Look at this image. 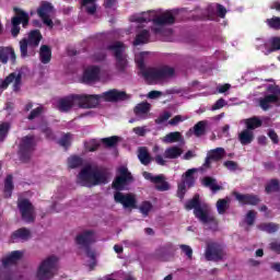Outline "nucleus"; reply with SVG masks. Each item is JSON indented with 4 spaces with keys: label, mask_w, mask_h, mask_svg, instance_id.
<instances>
[{
    "label": "nucleus",
    "mask_w": 280,
    "mask_h": 280,
    "mask_svg": "<svg viewBox=\"0 0 280 280\" xmlns=\"http://www.w3.org/2000/svg\"><path fill=\"white\" fill-rule=\"evenodd\" d=\"M155 189H158V191L170 190V183L165 182V176L161 175V180L155 182Z\"/></svg>",
    "instance_id": "nucleus-43"
},
{
    "label": "nucleus",
    "mask_w": 280,
    "mask_h": 280,
    "mask_svg": "<svg viewBox=\"0 0 280 280\" xmlns=\"http://www.w3.org/2000/svg\"><path fill=\"white\" fill-rule=\"evenodd\" d=\"M226 154V151L224 148H217L213 150H210L207 154L205 165L209 166L211 161H221V159H224Z\"/></svg>",
    "instance_id": "nucleus-24"
},
{
    "label": "nucleus",
    "mask_w": 280,
    "mask_h": 280,
    "mask_svg": "<svg viewBox=\"0 0 280 280\" xmlns=\"http://www.w3.org/2000/svg\"><path fill=\"white\" fill-rule=\"evenodd\" d=\"M12 189H14V184L12 183V175H8L4 180V196L10 198L12 196Z\"/></svg>",
    "instance_id": "nucleus-38"
},
{
    "label": "nucleus",
    "mask_w": 280,
    "mask_h": 280,
    "mask_svg": "<svg viewBox=\"0 0 280 280\" xmlns=\"http://www.w3.org/2000/svg\"><path fill=\"white\" fill-rule=\"evenodd\" d=\"M150 39H151L150 31L142 30L137 34L133 45L135 47H137L138 45H145L147 43H150Z\"/></svg>",
    "instance_id": "nucleus-30"
},
{
    "label": "nucleus",
    "mask_w": 280,
    "mask_h": 280,
    "mask_svg": "<svg viewBox=\"0 0 280 280\" xmlns=\"http://www.w3.org/2000/svg\"><path fill=\"white\" fill-rule=\"evenodd\" d=\"M13 82V91H19L21 89V73L13 72L10 77H7L4 80L0 79V93H3L10 84Z\"/></svg>",
    "instance_id": "nucleus-22"
},
{
    "label": "nucleus",
    "mask_w": 280,
    "mask_h": 280,
    "mask_svg": "<svg viewBox=\"0 0 280 280\" xmlns=\"http://www.w3.org/2000/svg\"><path fill=\"white\" fill-rule=\"evenodd\" d=\"M18 208L22 215V220L24 222H34V218H36V213L34 212V206L27 199H19Z\"/></svg>",
    "instance_id": "nucleus-18"
},
{
    "label": "nucleus",
    "mask_w": 280,
    "mask_h": 280,
    "mask_svg": "<svg viewBox=\"0 0 280 280\" xmlns=\"http://www.w3.org/2000/svg\"><path fill=\"white\" fill-rule=\"evenodd\" d=\"M138 159L142 165H150L152 163V156H150V152L145 147L138 149Z\"/></svg>",
    "instance_id": "nucleus-34"
},
{
    "label": "nucleus",
    "mask_w": 280,
    "mask_h": 280,
    "mask_svg": "<svg viewBox=\"0 0 280 280\" xmlns=\"http://www.w3.org/2000/svg\"><path fill=\"white\" fill-rule=\"evenodd\" d=\"M132 27L141 30L152 23L151 31L155 36H172V28L167 25L176 23V11H163L162 9L149 10L140 13H135L129 19Z\"/></svg>",
    "instance_id": "nucleus-1"
},
{
    "label": "nucleus",
    "mask_w": 280,
    "mask_h": 280,
    "mask_svg": "<svg viewBox=\"0 0 280 280\" xmlns=\"http://www.w3.org/2000/svg\"><path fill=\"white\" fill-rule=\"evenodd\" d=\"M40 115H43V106L39 105L37 108L31 112V114L28 115V119L30 121L38 119Z\"/></svg>",
    "instance_id": "nucleus-50"
},
{
    "label": "nucleus",
    "mask_w": 280,
    "mask_h": 280,
    "mask_svg": "<svg viewBox=\"0 0 280 280\" xmlns=\"http://www.w3.org/2000/svg\"><path fill=\"white\" fill-rule=\"evenodd\" d=\"M268 137L273 143H279V136L277 135V132H275V130L270 129L268 131Z\"/></svg>",
    "instance_id": "nucleus-63"
},
{
    "label": "nucleus",
    "mask_w": 280,
    "mask_h": 280,
    "mask_svg": "<svg viewBox=\"0 0 280 280\" xmlns=\"http://www.w3.org/2000/svg\"><path fill=\"white\" fill-rule=\"evenodd\" d=\"M266 23L271 30H280V18L273 16L271 19H267Z\"/></svg>",
    "instance_id": "nucleus-46"
},
{
    "label": "nucleus",
    "mask_w": 280,
    "mask_h": 280,
    "mask_svg": "<svg viewBox=\"0 0 280 280\" xmlns=\"http://www.w3.org/2000/svg\"><path fill=\"white\" fill-rule=\"evenodd\" d=\"M85 150H88V152H95V150H97V148H100V145H102V140H97V139H91L88 140L85 143Z\"/></svg>",
    "instance_id": "nucleus-40"
},
{
    "label": "nucleus",
    "mask_w": 280,
    "mask_h": 280,
    "mask_svg": "<svg viewBox=\"0 0 280 280\" xmlns=\"http://www.w3.org/2000/svg\"><path fill=\"white\" fill-rule=\"evenodd\" d=\"M226 101L224 98H219L213 105L212 110H220V108H224L226 106Z\"/></svg>",
    "instance_id": "nucleus-59"
},
{
    "label": "nucleus",
    "mask_w": 280,
    "mask_h": 280,
    "mask_svg": "<svg viewBox=\"0 0 280 280\" xmlns=\"http://www.w3.org/2000/svg\"><path fill=\"white\" fill-rule=\"evenodd\" d=\"M39 58L43 65H47L51 60V48L47 45H43L39 50Z\"/></svg>",
    "instance_id": "nucleus-37"
},
{
    "label": "nucleus",
    "mask_w": 280,
    "mask_h": 280,
    "mask_svg": "<svg viewBox=\"0 0 280 280\" xmlns=\"http://www.w3.org/2000/svg\"><path fill=\"white\" fill-rule=\"evenodd\" d=\"M234 196L240 205H252L253 207L259 205V197H257V195H243L235 192Z\"/></svg>",
    "instance_id": "nucleus-26"
},
{
    "label": "nucleus",
    "mask_w": 280,
    "mask_h": 280,
    "mask_svg": "<svg viewBox=\"0 0 280 280\" xmlns=\"http://www.w3.org/2000/svg\"><path fill=\"white\" fill-rule=\"evenodd\" d=\"M271 52L280 49V37H271L270 39Z\"/></svg>",
    "instance_id": "nucleus-57"
},
{
    "label": "nucleus",
    "mask_w": 280,
    "mask_h": 280,
    "mask_svg": "<svg viewBox=\"0 0 280 280\" xmlns=\"http://www.w3.org/2000/svg\"><path fill=\"white\" fill-rule=\"evenodd\" d=\"M104 58H106V49H101L94 55L93 60L100 62L104 60Z\"/></svg>",
    "instance_id": "nucleus-60"
},
{
    "label": "nucleus",
    "mask_w": 280,
    "mask_h": 280,
    "mask_svg": "<svg viewBox=\"0 0 280 280\" xmlns=\"http://www.w3.org/2000/svg\"><path fill=\"white\" fill-rule=\"evenodd\" d=\"M39 128H40L42 132H44V135H46V139L54 140V133L51 132V129H49V127H47V125H40Z\"/></svg>",
    "instance_id": "nucleus-58"
},
{
    "label": "nucleus",
    "mask_w": 280,
    "mask_h": 280,
    "mask_svg": "<svg viewBox=\"0 0 280 280\" xmlns=\"http://www.w3.org/2000/svg\"><path fill=\"white\" fill-rule=\"evenodd\" d=\"M8 132H10V124L2 122L0 125V141H5V137H8Z\"/></svg>",
    "instance_id": "nucleus-47"
},
{
    "label": "nucleus",
    "mask_w": 280,
    "mask_h": 280,
    "mask_svg": "<svg viewBox=\"0 0 280 280\" xmlns=\"http://www.w3.org/2000/svg\"><path fill=\"white\" fill-rule=\"evenodd\" d=\"M36 143H38V139L34 136H26L22 138L19 150L21 161H30L32 153L36 149Z\"/></svg>",
    "instance_id": "nucleus-11"
},
{
    "label": "nucleus",
    "mask_w": 280,
    "mask_h": 280,
    "mask_svg": "<svg viewBox=\"0 0 280 280\" xmlns=\"http://www.w3.org/2000/svg\"><path fill=\"white\" fill-rule=\"evenodd\" d=\"M195 172H196V168H190L182 176V182L177 186V196L178 198H180V200L185 198V194H187V189L196 185V179L194 178Z\"/></svg>",
    "instance_id": "nucleus-15"
},
{
    "label": "nucleus",
    "mask_w": 280,
    "mask_h": 280,
    "mask_svg": "<svg viewBox=\"0 0 280 280\" xmlns=\"http://www.w3.org/2000/svg\"><path fill=\"white\" fill-rule=\"evenodd\" d=\"M37 14L39 19H42L44 25L49 27L50 30L54 27V16H56V11L54 10V5L49 2H43L37 9Z\"/></svg>",
    "instance_id": "nucleus-14"
},
{
    "label": "nucleus",
    "mask_w": 280,
    "mask_h": 280,
    "mask_svg": "<svg viewBox=\"0 0 280 280\" xmlns=\"http://www.w3.org/2000/svg\"><path fill=\"white\" fill-rule=\"evenodd\" d=\"M108 72L100 70L98 67H89L83 73L84 84H95V82H108Z\"/></svg>",
    "instance_id": "nucleus-10"
},
{
    "label": "nucleus",
    "mask_w": 280,
    "mask_h": 280,
    "mask_svg": "<svg viewBox=\"0 0 280 280\" xmlns=\"http://www.w3.org/2000/svg\"><path fill=\"white\" fill-rule=\"evenodd\" d=\"M254 45L258 51L268 56V54H272V47L270 46V39L264 37H257L254 42Z\"/></svg>",
    "instance_id": "nucleus-23"
},
{
    "label": "nucleus",
    "mask_w": 280,
    "mask_h": 280,
    "mask_svg": "<svg viewBox=\"0 0 280 280\" xmlns=\"http://www.w3.org/2000/svg\"><path fill=\"white\" fill-rule=\"evenodd\" d=\"M207 14L208 15H202L200 19L203 21H218V19H224V16H226V8L222 4H213L209 7Z\"/></svg>",
    "instance_id": "nucleus-20"
},
{
    "label": "nucleus",
    "mask_w": 280,
    "mask_h": 280,
    "mask_svg": "<svg viewBox=\"0 0 280 280\" xmlns=\"http://www.w3.org/2000/svg\"><path fill=\"white\" fill-rule=\"evenodd\" d=\"M115 202L122 205L124 209H137V198L132 194L115 192L114 195Z\"/></svg>",
    "instance_id": "nucleus-21"
},
{
    "label": "nucleus",
    "mask_w": 280,
    "mask_h": 280,
    "mask_svg": "<svg viewBox=\"0 0 280 280\" xmlns=\"http://www.w3.org/2000/svg\"><path fill=\"white\" fill-rule=\"evenodd\" d=\"M273 94H269L262 98H259V106L262 110H268L272 104L279 105V95H280V88L275 86L273 89H268Z\"/></svg>",
    "instance_id": "nucleus-19"
},
{
    "label": "nucleus",
    "mask_w": 280,
    "mask_h": 280,
    "mask_svg": "<svg viewBox=\"0 0 280 280\" xmlns=\"http://www.w3.org/2000/svg\"><path fill=\"white\" fill-rule=\"evenodd\" d=\"M30 237H32V232H30V230L22 228L18 231H15L12 235H11V242L16 243V242H27V240H30Z\"/></svg>",
    "instance_id": "nucleus-28"
},
{
    "label": "nucleus",
    "mask_w": 280,
    "mask_h": 280,
    "mask_svg": "<svg viewBox=\"0 0 280 280\" xmlns=\"http://www.w3.org/2000/svg\"><path fill=\"white\" fill-rule=\"evenodd\" d=\"M40 38H43V35H40L39 31H32L28 34V38H24L20 42V51L22 58L27 56V47H38Z\"/></svg>",
    "instance_id": "nucleus-16"
},
{
    "label": "nucleus",
    "mask_w": 280,
    "mask_h": 280,
    "mask_svg": "<svg viewBox=\"0 0 280 280\" xmlns=\"http://www.w3.org/2000/svg\"><path fill=\"white\" fill-rule=\"evenodd\" d=\"M107 51L114 54L116 58V69L120 73H124L128 69V56L126 55V45L120 42H114L107 46Z\"/></svg>",
    "instance_id": "nucleus-7"
},
{
    "label": "nucleus",
    "mask_w": 280,
    "mask_h": 280,
    "mask_svg": "<svg viewBox=\"0 0 280 280\" xmlns=\"http://www.w3.org/2000/svg\"><path fill=\"white\" fill-rule=\"evenodd\" d=\"M153 152L155 154L154 161L158 165H166L167 164V159L174 160L178 159L183 154V149L180 147H170L164 151V154H160L161 152V147L154 145L153 147Z\"/></svg>",
    "instance_id": "nucleus-8"
},
{
    "label": "nucleus",
    "mask_w": 280,
    "mask_h": 280,
    "mask_svg": "<svg viewBox=\"0 0 280 280\" xmlns=\"http://www.w3.org/2000/svg\"><path fill=\"white\" fill-rule=\"evenodd\" d=\"M163 143H180L183 142V135L178 131L170 132L164 138H162Z\"/></svg>",
    "instance_id": "nucleus-36"
},
{
    "label": "nucleus",
    "mask_w": 280,
    "mask_h": 280,
    "mask_svg": "<svg viewBox=\"0 0 280 280\" xmlns=\"http://www.w3.org/2000/svg\"><path fill=\"white\" fill-rule=\"evenodd\" d=\"M59 144L62 148H69L71 145V133H67L60 140H59Z\"/></svg>",
    "instance_id": "nucleus-55"
},
{
    "label": "nucleus",
    "mask_w": 280,
    "mask_h": 280,
    "mask_svg": "<svg viewBox=\"0 0 280 280\" xmlns=\"http://www.w3.org/2000/svg\"><path fill=\"white\" fill-rule=\"evenodd\" d=\"M148 127H136L133 128V132L138 135V137H145V133L148 132Z\"/></svg>",
    "instance_id": "nucleus-61"
},
{
    "label": "nucleus",
    "mask_w": 280,
    "mask_h": 280,
    "mask_svg": "<svg viewBox=\"0 0 280 280\" xmlns=\"http://www.w3.org/2000/svg\"><path fill=\"white\" fill-rule=\"evenodd\" d=\"M266 118L260 119L259 117H252L244 120L247 130L254 131L256 128H260L261 124Z\"/></svg>",
    "instance_id": "nucleus-35"
},
{
    "label": "nucleus",
    "mask_w": 280,
    "mask_h": 280,
    "mask_svg": "<svg viewBox=\"0 0 280 280\" xmlns=\"http://www.w3.org/2000/svg\"><path fill=\"white\" fill-rule=\"evenodd\" d=\"M152 211V203L149 201H143L142 205L140 206V212L143 215H148Z\"/></svg>",
    "instance_id": "nucleus-53"
},
{
    "label": "nucleus",
    "mask_w": 280,
    "mask_h": 280,
    "mask_svg": "<svg viewBox=\"0 0 280 280\" xmlns=\"http://www.w3.org/2000/svg\"><path fill=\"white\" fill-rule=\"evenodd\" d=\"M150 113L149 103H140L135 108V114L137 119H148V114Z\"/></svg>",
    "instance_id": "nucleus-29"
},
{
    "label": "nucleus",
    "mask_w": 280,
    "mask_h": 280,
    "mask_svg": "<svg viewBox=\"0 0 280 280\" xmlns=\"http://www.w3.org/2000/svg\"><path fill=\"white\" fill-rule=\"evenodd\" d=\"M14 12L16 16L12 18V28H11V34L12 36L16 37L19 36V32H21V23L23 27H27L30 23V14L19 8H14Z\"/></svg>",
    "instance_id": "nucleus-13"
},
{
    "label": "nucleus",
    "mask_w": 280,
    "mask_h": 280,
    "mask_svg": "<svg viewBox=\"0 0 280 280\" xmlns=\"http://www.w3.org/2000/svg\"><path fill=\"white\" fill-rule=\"evenodd\" d=\"M145 56H148V52H140L136 55V58H135L137 67L139 69V74L142 75L144 80H145V73H148V71L152 69V68L145 67Z\"/></svg>",
    "instance_id": "nucleus-27"
},
{
    "label": "nucleus",
    "mask_w": 280,
    "mask_h": 280,
    "mask_svg": "<svg viewBox=\"0 0 280 280\" xmlns=\"http://www.w3.org/2000/svg\"><path fill=\"white\" fill-rule=\"evenodd\" d=\"M21 257H23V252L14 250L2 260V266H4V268H8V266H12V264L18 262Z\"/></svg>",
    "instance_id": "nucleus-31"
},
{
    "label": "nucleus",
    "mask_w": 280,
    "mask_h": 280,
    "mask_svg": "<svg viewBox=\"0 0 280 280\" xmlns=\"http://www.w3.org/2000/svg\"><path fill=\"white\" fill-rule=\"evenodd\" d=\"M201 183L203 187H208L212 194H218V191L222 189V185L218 184L212 177H205Z\"/></svg>",
    "instance_id": "nucleus-32"
},
{
    "label": "nucleus",
    "mask_w": 280,
    "mask_h": 280,
    "mask_svg": "<svg viewBox=\"0 0 280 280\" xmlns=\"http://www.w3.org/2000/svg\"><path fill=\"white\" fill-rule=\"evenodd\" d=\"M206 259L207 261H221L224 259V247L218 243H210L206 249Z\"/></svg>",
    "instance_id": "nucleus-17"
},
{
    "label": "nucleus",
    "mask_w": 280,
    "mask_h": 280,
    "mask_svg": "<svg viewBox=\"0 0 280 280\" xmlns=\"http://www.w3.org/2000/svg\"><path fill=\"white\" fill-rule=\"evenodd\" d=\"M96 241V236H95V232L93 231H83L81 234H79L75 237V242L78 244V246H80L81 248H85V253H86V257H89V264L88 266H90V268H93L96 264L95 258L97 257V255L95 254V252L92 250L91 244H95Z\"/></svg>",
    "instance_id": "nucleus-6"
},
{
    "label": "nucleus",
    "mask_w": 280,
    "mask_h": 280,
    "mask_svg": "<svg viewBox=\"0 0 280 280\" xmlns=\"http://www.w3.org/2000/svg\"><path fill=\"white\" fill-rule=\"evenodd\" d=\"M170 117H172V113L164 112L155 119V124L158 126H163L170 119Z\"/></svg>",
    "instance_id": "nucleus-48"
},
{
    "label": "nucleus",
    "mask_w": 280,
    "mask_h": 280,
    "mask_svg": "<svg viewBox=\"0 0 280 280\" xmlns=\"http://www.w3.org/2000/svg\"><path fill=\"white\" fill-rule=\"evenodd\" d=\"M185 209L191 211L194 209V214L199 222H202L207 229L215 231L218 229V221L215 217L211 213V208L207 203L200 202V196L195 195L192 199L185 203Z\"/></svg>",
    "instance_id": "nucleus-3"
},
{
    "label": "nucleus",
    "mask_w": 280,
    "mask_h": 280,
    "mask_svg": "<svg viewBox=\"0 0 280 280\" xmlns=\"http://www.w3.org/2000/svg\"><path fill=\"white\" fill-rule=\"evenodd\" d=\"M255 218H257V212L249 210L245 217V222L249 226L255 224Z\"/></svg>",
    "instance_id": "nucleus-51"
},
{
    "label": "nucleus",
    "mask_w": 280,
    "mask_h": 280,
    "mask_svg": "<svg viewBox=\"0 0 280 280\" xmlns=\"http://www.w3.org/2000/svg\"><path fill=\"white\" fill-rule=\"evenodd\" d=\"M117 141H119L117 136L101 139V143H104L107 148H114V145H117Z\"/></svg>",
    "instance_id": "nucleus-44"
},
{
    "label": "nucleus",
    "mask_w": 280,
    "mask_h": 280,
    "mask_svg": "<svg viewBox=\"0 0 280 280\" xmlns=\"http://www.w3.org/2000/svg\"><path fill=\"white\" fill-rule=\"evenodd\" d=\"M226 209H229V199H219L217 202V210L220 215L226 213Z\"/></svg>",
    "instance_id": "nucleus-42"
},
{
    "label": "nucleus",
    "mask_w": 280,
    "mask_h": 280,
    "mask_svg": "<svg viewBox=\"0 0 280 280\" xmlns=\"http://www.w3.org/2000/svg\"><path fill=\"white\" fill-rule=\"evenodd\" d=\"M275 191H279V180L271 179L266 186V192L272 194Z\"/></svg>",
    "instance_id": "nucleus-45"
},
{
    "label": "nucleus",
    "mask_w": 280,
    "mask_h": 280,
    "mask_svg": "<svg viewBox=\"0 0 280 280\" xmlns=\"http://www.w3.org/2000/svg\"><path fill=\"white\" fill-rule=\"evenodd\" d=\"M104 8L107 12H110V10H117V0H105Z\"/></svg>",
    "instance_id": "nucleus-56"
},
{
    "label": "nucleus",
    "mask_w": 280,
    "mask_h": 280,
    "mask_svg": "<svg viewBox=\"0 0 280 280\" xmlns=\"http://www.w3.org/2000/svg\"><path fill=\"white\" fill-rule=\"evenodd\" d=\"M77 183L82 187H95L108 183V172L97 166L86 165L77 177Z\"/></svg>",
    "instance_id": "nucleus-4"
},
{
    "label": "nucleus",
    "mask_w": 280,
    "mask_h": 280,
    "mask_svg": "<svg viewBox=\"0 0 280 280\" xmlns=\"http://www.w3.org/2000/svg\"><path fill=\"white\" fill-rule=\"evenodd\" d=\"M179 248L185 253L188 259H191V255H194V249H191L188 245H180Z\"/></svg>",
    "instance_id": "nucleus-62"
},
{
    "label": "nucleus",
    "mask_w": 280,
    "mask_h": 280,
    "mask_svg": "<svg viewBox=\"0 0 280 280\" xmlns=\"http://www.w3.org/2000/svg\"><path fill=\"white\" fill-rule=\"evenodd\" d=\"M143 176L145 180H150L151 183H161V175H152V173L144 172Z\"/></svg>",
    "instance_id": "nucleus-54"
},
{
    "label": "nucleus",
    "mask_w": 280,
    "mask_h": 280,
    "mask_svg": "<svg viewBox=\"0 0 280 280\" xmlns=\"http://www.w3.org/2000/svg\"><path fill=\"white\" fill-rule=\"evenodd\" d=\"M187 119H189V116L177 115L173 119L168 120V125L170 126H178V124H180L183 121H187Z\"/></svg>",
    "instance_id": "nucleus-49"
},
{
    "label": "nucleus",
    "mask_w": 280,
    "mask_h": 280,
    "mask_svg": "<svg viewBox=\"0 0 280 280\" xmlns=\"http://www.w3.org/2000/svg\"><path fill=\"white\" fill-rule=\"evenodd\" d=\"M84 161L80 156L72 155L68 159V165L71 170H75V167H82Z\"/></svg>",
    "instance_id": "nucleus-41"
},
{
    "label": "nucleus",
    "mask_w": 280,
    "mask_h": 280,
    "mask_svg": "<svg viewBox=\"0 0 280 280\" xmlns=\"http://www.w3.org/2000/svg\"><path fill=\"white\" fill-rule=\"evenodd\" d=\"M128 95L124 91L109 90L101 95L74 94L57 101V108L60 113H67L71 108H95L100 102H121Z\"/></svg>",
    "instance_id": "nucleus-2"
},
{
    "label": "nucleus",
    "mask_w": 280,
    "mask_h": 280,
    "mask_svg": "<svg viewBox=\"0 0 280 280\" xmlns=\"http://www.w3.org/2000/svg\"><path fill=\"white\" fill-rule=\"evenodd\" d=\"M118 176L113 182V188L117 191H124L125 189H128V185L132 183V174L128 172V167L120 166L118 167Z\"/></svg>",
    "instance_id": "nucleus-12"
},
{
    "label": "nucleus",
    "mask_w": 280,
    "mask_h": 280,
    "mask_svg": "<svg viewBox=\"0 0 280 280\" xmlns=\"http://www.w3.org/2000/svg\"><path fill=\"white\" fill-rule=\"evenodd\" d=\"M259 231H265V233H277L279 231V225L276 223H262L258 225Z\"/></svg>",
    "instance_id": "nucleus-39"
},
{
    "label": "nucleus",
    "mask_w": 280,
    "mask_h": 280,
    "mask_svg": "<svg viewBox=\"0 0 280 280\" xmlns=\"http://www.w3.org/2000/svg\"><path fill=\"white\" fill-rule=\"evenodd\" d=\"M58 266V258L56 256H50L44 260L37 270L38 280H49L54 275H56Z\"/></svg>",
    "instance_id": "nucleus-9"
},
{
    "label": "nucleus",
    "mask_w": 280,
    "mask_h": 280,
    "mask_svg": "<svg viewBox=\"0 0 280 280\" xmlns=\"http://www.w3.org/2000/svg\"><path fill=\"white\" fill-rule=\"evenodd\" d=\"M230 89H231V84L229 83L217 86L218 93H226V91H229Z\"/></svg>",
    "instance_id": "nucleus-64"
},
{
    "label": "nucleus",
    "mask_w": 280,
    "mask_h": 280,
    "mask_svg": "<svg viewBox=\"0 0 280 280\" xmlns=\"http://www.w3.org/2000/svg\"><path fill=\"white\" fill-rule=\"evenodd\" d=\"M8 60H11L12 63L16 62L14 49L12 47H0V62L8 65Z\"/></svg>",
    "instance_id": "nucleus-25"
},
{
    "label": "nucleus",
    "mask_w": 280,
    "mask_h": 280,
    "mask_svg": "<svg viewBox=\"0 0 280 280\" xmlns=\"http://www.w3.org/2000/svg\"><path fill=\"white\" fill-rule=\"evenodd\" d=\"M253 139H255V133L250 129H244L238 135V141L242 143V145H248L249 143H253Z\"/></svg>",
    "instance_id": "nucleus-33"
},
{
    "label": "nucleus",
    "mask_w": 280,
    "mask_h": 280,
    "mask_svg": "<svg viewBox=\"0 0 280 280\" xmlns=\"http://www.w3.org/2000/svg\"><path fill=\"white\" fill-rule=\"evenodd\" d=\"M194 130L196 137H202V135H205V121H199L195 125Z\"/></svg>",
    "instance_id": "nucleus-52"
},
{
    "label": "nucleus",
    "mask_w": 280,
    "mask_h": 280,
    "mask_svg": "<svg viewBox=\"0 0 280 280\" xmlns=\"http://www.w3.org/2000/svg\"><path fill=\"white\" fill-rule=\"evenodd\" d=\"M174 75H176L174 67L161 66L151 68L145 73V82H148V84H162L163 82H167V80H172Z\"/></svg>",
    "instance_id": "nucleus-5"
}]
</instances>
